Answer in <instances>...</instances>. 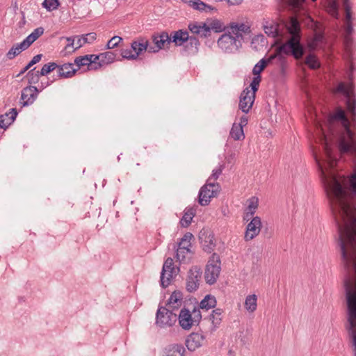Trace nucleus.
I'll return each instance as SVG.
<instances>
[{"instance_id": "44", "label": "nucleus", "mask_w": 356, "mask_h": 356, "mask_svg": "<svg viewBox=\"0 0 356 356\" xmlns=\"http://www.w3.org/2000/svg\"><path fill=\"white\" fill-rule=\"evenodd\" d=\"M208 26L209 27L210 32L211 29L214 30L216 33L221 32L225 29L224 24L218 19L213 20Z\"/></svg>"}, {"instance_id": "49", "label": "nucleus", "mask_w": 356, "mask_h": 356, "mask_svg": "<svg viewBox=\"0 0 356 356\" xmlns=\"http://www.w3.org/2000/svg\"><path fill=\"white\" fill-rule=\"evenodd\" d=\"M260 81H261V76H255L253 78V79L250 83V87H251L250 92H254V95H255V92L257 91V90H258Z\"/></svg>"}, {"instance_id": "62", "label": "nucleus", "mask_w": 356, "mask_h": 356, "mask_svg": "<svg viewBox=\"0 0 356 356\" xmlns=\"http://www.w3.org/2000/svg\"><path fill=\"white\" fill-rule=\"evenodd\" d=\"M28 70V69H26V67H25L20 72L19 74L17 75V76H20L21 74H23L24 73H25L26 71Z\"/></svg>"}, {"instance_id": "50", "label": "nucleus", "mask_w": 356, "mask_h": 356, "mask_svg": "<svg viewBox=\"0 0 356 356\" xmlns=\"http://www.w3.org/2000/svg\"><path fill=\"white\" fill-rule=\"evenodd\" d=\"M121 55L122 58L129 60H135L137 58V54H133L131 49H122L121 51Z\"/></svg>"}, {"instance_id": "8", "label": "nucleus", "mask_w": 356, "mask_h": 356, "mask_svg": "<svg viewBox=\"0 0 356 356\" xmlns=\"http://www.w3.org/2000/svg\"><path fill=\"white\" fill-rule=\"evenodd\" d=\"M179 272V268L174 266L173 259L168 257L165 261L161 274V284L163 288L167 287L173 277Z\"/></svg>"}, {"instance_id": "53", "label": "nucleus", "mask_w": 356, "mask_h": 356, "mask_svg": "<svg viewBox=\"0 0 356 356\" xmlns=\"http://www.w3.org/2000/svg\"><path fill=\"white\" fill-rule=\"evenodd\" d=\"M77 40L76 41V47L75 49H77L80 47H81L83 44H85L86 42V40L85 39V37L82 35L81 37H76Z\"/></svg>"}, {"instance_id": "1", "label": "nucleus", "mask_w": 356, "mask_h": 356, "mask_svg": "<svg viewBox=\"0 0 356 356\" xmlns=\"http://www.w3.org/2000/svg\"><path fill=\"white\" fill-rule=\"evenodd\" d=\"M286 26L290 37L277 48V54L264 59L266 65L270 63L280 54L291 55L297 60L300 59L305 54L304 46L300 42V26L298 19L291 17Z\"/></svg>"}, {"instance_id": "9", "label": "nucleus", "mask_w": 356, "mask_h": 356, "mask_svg": "<svg viewBox=\"0 0 356 356\" xmlns=\"http://www.w3.org/2000/svg\"><path fill=\"white\" fill-rule=\"evenodd\" d=\"M201 268L197 266L192 267L188 273L186 288L188 291L193 292L197 289L201 277Z\"/></svg>"}, {"instance_id": "38", "label": "nucleus", "mask_w": 356, "mask_h": 356, "mask_svg": "<svg viewBox=\"0 0 356 356\" xmlns=\"http://www.w3.org/2000/svg\"><path fill=\"white\" fill-rule=\"evenodd\" d=\"M193 252L191 249L181 248L178 247L177 249V259L179 261H185L187 259H190L192 256Z\"/></svg>"}, {"instance_id": "7", "label": "nucleus", "mask_w": 356, "mask_h": 356, "mask_svg": "<svg viewBox=\"0 0 356 356\" xmlns=\"http://www.w3.org/2000/svg\"><path fill=\"white\" fill-rule=\"evenodd\" d=\"M220 190V185L218 183L207 182L200 191L199 204L202 206L208 205L211 198L215 197Z\"/></svg>"}, {"instance_id": "45", "label": "nucleus", "mask_w": 356, "mask_h": 356, "mask_svg": "<svg viewBox=\"0 0 356 356\" xmlns=\"http://www.w3.org/2000/svg\"><path fill=\"white\" fill-rule=\"evenodd\" d=\"M58 6V0H44L42 3V6L45 8L48 11L57 9Z\"/></svg>"}, {"instance_id": "42", "label": "nucleus", "mask_w": 356, "mask_h": 356, "mask_svg": "<svg viewBox=\"0 0 356 356\" xmlns=\"http://www.w3.org/2000/svg\"><path fill=\"white\" fill-rule=\"evenodd\" d=\"M305 63L314 70L317 69L320 66L319 62L313 54H309L306 57Z\"/></svg>"}, {"instance_id": "2", "label": "nucleus", "mask_w": 356, "mask_h": 356, "mask_svg": "<svg viewBox=\"0 0 356 356\" xmlns=\"http://www.w3.org/2000/svg\"><path fill=\"white\" fill-rule=\"evenodd\" d=\"M180 326L186 330H190L193 325L199 324L202 319V314L199 308L194 306L192 311L186 308H182L179 317Z\"/></svg>"}, {"instance_id": "60", "label": "nucleus", "mask_w": 356, "mask_h": 356, "mask_svg": "<svg viewBox=\"0 0 356 356\" xmlns=\"http://www.w3.org/2000/svg\"><path fill=\"white\" fill-rule=\"evenodd\" d=\"M353 26L351 25V23H346V35H350V34L353 32Z\"/></svg>"}, {"instance_id": "20", "label": "nucleus", "mask_w": 356, "mask_h": 356, "mask_svg": "<svg viewBox=\"0 0 356 356\" xmlns=\"http://www.w3.org/2000/svg\"><path fill=\"white\" fill-rule=\"evenodd\" d=\"M347 309L348 315V321L349 323L348 330L349 335L352 339L353 346L355 347V355L356 356V315L352 316L350 309L348 307H347Z\"/></svg>"}, {"instance_id": "14", "label": "nucleus", "mask_w": 356, "mask_h": 356, "mask_svg": "<svg viewBox=\"0 0 356 356\" xmlns=\"http://www.w3.org/2000/svg\"><path fill=\"white\" fill-rule=\"evenodd\" d=\"M228 31L241 42L243 38V34L250 33V26L244 23L232 22L229 24Z\"/></svg>"}, {"instance_id": "36", "label": "nucleus", "mask_w": 356, "mask_h": 356, "mask_svg": "<svg viewBox=\"0 0 356 356\" xmlns=\"http://www.w3.org/2000/svg\"><path fill=\"white\" fill-rule=\"evenodd\" d=\"M230 136L235 140L243 139L245 136L241 125H237V123L234 122L230 131Z\"/></svg>"}, {"instance_id": "32", "label": "nucleus", "mask_w": 356, "mask_h": 356, "mask_svg": "<svg viewBox=\"0 0 356 356\" xmlns=\"http://www.w3.org/2000/svg\"><path fill=\"white\" fill-rule=\"evenodd\" d=\"M188 43L185 47V51L188 54H195L198 51V47L200 45L199 40L195 37H189L188 39Z\"/></svg>"}, {"instance_id": "34", "label": "nucleus", "mask_w": 356, "mask_h": 356, "mask_svg": "<svg viewBox=\"0 0 356 356\" xmlns=\"http://www.w3.org/2000/svg\"><path fill=\"white\" fill-rule=\"evenodd\" d=\"M203 250L207 252H211L213 250L216 243L214 236L212 234H209L204 237V239L202 241Z\"/></svg>"}, {"instance_id": "13", "label": "nucleus", "mask_w": 356, "mask_h": 356, "mask_svg": "<svg viewBox=\"0 0 356 356\" xmlns=\"http://www.w3.org/2000/svg\"><path fill=\"white\" fill-rule=\"evenodd\" d=\"M77 72L75 65L71 63L58 64L57 67V76L58 79H69L74 76Z\"/></svg>"}, {"instance_id": "29", "label": "nucleus", "mask_w": 356, "mask_h": 356, "mask_svg": "<svg viewBox=\"0 0 356 356\" xmlns=\"http://www.w3.org/2000/svg\"><path fill=\"white\" fill-rule=\"evenodd\" d=\"M28 48L29 46L24 41H22L19 44L13 45V47L7 53L6 56L8 59L11 60L16 56L19 55L22 51H24Z\"/></svg>"}, {"instance_id": "6", "label": "nucleus", "mask_w": 356, "mask_h": 356, "mask_svg": "<svg viewBox=\"0 0 356 356\" xmlns=\"http://www.w3.org/2000/svg\"><path fill=\"white\" fill-rule=\"evenodd\" d=\"M334 92L342 93L344 95L348 111H356V96L353 91L352 83L347 84L343 82L339 83Z\"/></svg>"}, {"instance_id": "59", "label": "nucleus", "mask_w": 356, "mask_h": 356, "mask_svg": "<svg viewBox=\"0 0 356 356\" xmlns=\"http://www.w3.org/2000/svg\"><path fill=\"white\" fill-rule=\"evenodd\" d=\"M248 118L245 115H243L240 119V122L237 123V125H241V127L243 128L248 124Z\"/></svg>"}, {"instance_id": "22", "label": "nucleus", "mask_w": 356, "mask_h": 356, "mask_svg": "<svg viewBox=\"0 0 356 356\" xmlns=\"http://www.w3.org/2000/svg\"><path fill=\"white\" fill-rule=\"evenodd\" d=\"M263 29L268 36L276 38L279 35L278 24L264 19L262 22Z\"/></svg>"}, {"instance_id": "39", "label": "nucleus", "mask_w": 356, "mask_h": 356, "mask_svg": "<svg viewBox=\"0 0 356 356\" xmlns=\"http://www.w3.org/2000/svg\"><path fill=\"white\" fill-rule=\"evenodd\" d=\"M57 63L50 62L47 64L44 65L41 70L39 71V72L41 76H45L54 70L57 71Z\"/></svg>"}, {"instance_id": "35", "label": "nucleus", "mask_w": 356, "mask_h": 356, "mask_svg": "<svg viewBox=\"0 0 356 356\" xmlns=\"http://www.w3.org/2000/svg\"><path fill=\"white\" fill-rule=\"evenodd\" d=\"M44 33V29L39 27L35 29L29 36H27L23 41L29 46H31L40 35Z\"/></svg>"}, {"instance_id": "40", "label": "nucleus", "mask_w": 356, "mask_h": 356, "mask_svg": "<svg viewBox=\"0 0 356 356\" xmlns=\"http://www.w3.org/2000/svg\"><path fill=\"white\" fill-rule=\"evenodd\" d=\"M193 238V236L191 233H186L181 238V241L179 243L178 247L181 248L190 249V247L191 246V241Z\"/></svg>"}, {"instance_id": "27", "label": "nucleus", "mask_w": 356, "mask_h": 356, "mask_svg": "<svg viewBox=\"0 0 356 356\" xmlns=\"http://www.w3.org/2000/svg\"><path fill=\"white\" fill-rule=\"evenodd\" d=\"M196 209L194 207H188L184 210V213L182 218L180 220V225L182 227H188L193 218L195 216Z\"/></svg>"}, {"instance_id": "64", "label": "nucleus", "mask_w": 356, "mask_h": 356, "mask_svg": "<svg viewBox=\"0 0 356 356\" xmlns=\"http://www.w3.org/2000/svg\"><path fill=\"white\" fill-rule=\"evenodd\" d=\"M334 111H339V112H341V111H345L343 108H338L337 110H335Z\"/></svg>"}, {"instance_id": "51", "label": "nucleus", "mask_w": 356, "mask_h": 356, "mask_svg": "<svg viewBox=\"0 0 356 356\" xmlns=\"http://www.w3.org/2000/svg\"><path fill=\"white\" fill-rule=\"evenodd\" d=\"M224 165H220L218 169L213 170V173L211 177L208 179L207 181L210 182L211 179L216 180L219 176L222 174Z\"/></svg>"}, {"instance_id": "43", "label": "nucleus", "mask_w": 356, "mask_h": 356, "mask_svg": "<svg viewBox=\"0 0 356 356\" xmlns=\"http://www.w3.org/2000/svg\"><path fill=\"white\" fill-rule=\"evenodd\" d=\"M248 207L245 209V211L255 213L259 205L258 198L256 197H252L248 200Z\"/></svg>"}, {"instance_id": "23", "label": "nucleus", "mask_w": 356, "mask_h": 356, "mask_svg": "<svg viewBox=\"0 0 356 356\" xmlns=\"http://www.w3.org/2000/svg\"><path fill=\"white\" fill-rule=\"evenodd\" d=\"M115 55L111 51H106L99 55H95V60L97 63V69L101 66L112 63Z\"/></svg>"}, {"instance_id": "3", "label": "nucleus", "mask_w": 356, "mask_h": 356, "mask_svg": "<svg viewBox=\"0 0 356 356\" xmlns=\"http://www.w3.org/2000/svg\"><path fill=\"white\" fill-rule=\"evenodd\" d=\"M220 257L216 253H213L206 266L204 272L206 282L210 285L213 284L220 275Z\"/></svg>"}, {"instance_id": "56", "label": "nucleus", "mask_w": 356, "mask_h": 356, "mask_svg": "<svg viewBox=\"0 0 356 356\" xmlns=\"http://www.w3.org/2000/svg\"><path fill=\"white\" fill-rule=\"evenodd\" d=\"M353 71H354V66L352 63H350L349 65L348 70H347V72H346L347 78L349 80H352L353 78Z\"/></svg>"}, {"instance_id": "63", "label": "nucleus", "mask_w": 356, "mask_h": 356, "mask_svg": "<svg viewBox=\"0 0 356 356\" xmlns=\"http://www.w3.org/2000/svg\"><path fill=\"white\" fill-rule=\"evenodd\" d=\"M3 128L0 127V138H1V136H2L3 134V131L1 130Z\"/></svg>"}, {"instance_id": "10", "label": "nucleus", "mask_w": 356, "mask_h": 356, "mask_svg": "<svg viewBox=\"0 0 356 356\" xmlns=\"http://www.w3.org/2000/svg\"><path fill=\"white\" fill-rule=\"evenodd\" d=\"M152 41L154 46L150 44L149 52L156 53L170 44L171 37L168 33L162 32L160 34L153 35Z\"/></svg>"}, {"instance_id": "26", "label": "nucleus", "mask_w": 356, "mask_h": 356, "mask_svg": "<svg viewBox=\"0 0 356 356\" xmlns=\"http://www.w3.org/2000/svg\"><path fill=\"white\" fill-rule=\"evenodd\" d=\"M184 347L181 344H170L164 349L165 356H183Z\"/></svg>"}, {"instance_id": "15", "label": "nucleus", "mask_w": 356, "mask_h": 356, "mask_svg": "<svg viewBox=\"0 0 356 356\" xmlns=\"http://www.w3.org/2000/svg\"><path fill=\"white\" fill-rule=\"evenodd\" d=\"M190 31L200 38H207L210 35L209 27L204 22H191L188 24Z\"/></svg>"}, {"instance_id": "28", "label": "nucleus", "mask_w": 356, "mask_h": 356, "mask_svg": "<svg viewBox=\"0 0 356 356\" xmlns=\"http://www.w3.org/2000/svg\"><path fill=\"white\" fill-rule=\"evenodd\" d=\"M18 113H5L0 115V127L6 129L15 120Z\"/></svg>"}, {"instance_id": "12", "label": "nucleus", "mask_w": 356, "mask_h": 356, "mask_svg": "<svg viewBox=\"0 0 356 356\" xmlns=\"http://www.w3.org/2000/svg\"><path fill=\"white\" fill-rule=\"evenodd\" d=\"M254 97L255 95H254V92H250V90L248 88H246L241 92L238 105L241 111H249L252 106Z\"/></svg>"}, {"instance_id": "52", "label": "nucleus", "mask_w": 356, "mask_h": 356, "mask_svg": "<svg viewBox=\"0 0 356 356\" xmlns=\"http://www.w3.org/2000/svg\"><path fill=\"white\" fill-rule=\"evenodd\" d=\"M294 8H299L305 0H286Z\"/></svg>"}, {"instance_id": "54", "label": "nucleus", "mask_w": 356, "mask_h": 356, "mask_svg": "<svg viewBox=\"0 0 356 356\" xmlns=\"http://www.w3.org/2000/svg\"><path fill=\"white\" fill-rule=\"evenodd\" d=\"M87 43H91L96 39V33H90L86 35H83Z\"/></svg>"}, {"instance_id": "47", "label": "nucleus", "mask_w": 356, "mask_h": 356, "mask_svg": "<svg viewBox=\"0 0 356 356\" xmlns=\"http://www.w3.org/2000/svg\"><path fill=\"white\" fill-rule=\"evenodd\" d=\"M343 7L346 13V23H350L351 21V8L349 3V0L343 1Z\"/></svg>"}, {"instance_id": "19", "label": "nucleus", "mask_w": 356, "mask_h": 356, "mask_svg": "<svg viewBox=\"0 0 356 356\" xmlns=\"http://www.w3.org/2000/svg\"><path fill=\"white\" fill-rule=\"evenodd\" d=\"M131 49L134 51V54H137V58L140 54L145 51L149 52L150 44L147 39L139 38L131 43Z\"/></svg>"}, {"instance_id": "4", "label": "nucleus", "mask_w": 356, "mask_h": 356, "mask_svg": "<svg viewBox=\"0 0 356 356\" xmlns=\"http://www.w3.org/2000/svg\"><path fill=\"white\" fill-rule=\"evenodd\" d=\"M173 310L165 307H160L156 314V325L163 328L172 326L177 320V316Z\"/></svg>"}, {"instance_id": "5", "label": "nucleus", "mask_w": 356, "mask_h": 356, "mask_svg": "<svg viewBox=\"0 0 356 356\" xmlns=\"http://www.w3.org/2000/svg\"><path fill=\"white\" fill-rule=\"evenodd\" d=\"M218 45L225 52L232 53L238 49L241 42L227 31V33L222 35L218 40Z\"/></svg>"}, {"instance_id": "18", "label": "nucleus", "mask_w": 356, "mask_h": 356, "mask_svg": "<svg viewBox=\"0 0 356 356\" xmlns=\"http://www.w3.org/2000/svg\"><path fill=\"white\" fill-rule=\"evenodd\" d=\"M204 339L205 338L203 334L193 332L187 337L186 346L189 350L193 351L202 346Z\"/></svg>"}, {"instance_id": "24", "label": "nucleus", "mask_w": 356, "mask_h": 356, "mask_svg": "<svg viewBox=\"0 0 356 356\" xmlns=\"http://www.w3.org/2000/svg\"><path fill=\"white\" fill-rule=\"evenodd\" d=\"M185 3H187L190 7L193 8L195 10H199L200 12L208 13L213 10L211 6L208 5L204 3L202 0H183Z\"/></svg>"}, {"instance_id": "30", "label": "nucleus", "mask_w": 356, "mask_h": 356, "mask_svg": "<svg viewBox=\"0 0 356 356\" xmlns=\"http://www.w3.org/2000/svg\"><path fill=\"white\" fill-rule=\"evenodd\" d=\"M216 305V300L213 296L207 295L200 302L198 306L196 307L200 309H205L208 310L211 308H214Z\"/></svg>"}, {"instance_id": "58", "label": "nucleus", "mask_w": 356, "mask_h": 356, "mask_svg": "<svg viewBox=\"0 0 356 356\" xmlns=\"http://www.w3.org/2000/svg\"><path fill=\"white\" fill-rule=\"evenodd\" d=\"M75 38L76 37H69V38H67V41L68 42L67 46H66V49H68L70 47H73L74 44H76L75 42Z\"/></svg>"}, {"instance_id": "17", "label": "nucleus", "mask_w": 356, "mask_h": 356, "mask_svg": "<svg viewBox=\"0 0 356 356\" xmlns=\"http://www.w3.org/2000/svg\"><path fill=\"white\" fill-rule=\"evenodd\" d=\"M38 90L35 86H29L24 88L22 91L21 95V104L23 106H28L33 104L35 101Z\"/></svg>"}, {"instance_id": "57", "label": "nucleus", "mask_w": 356, "mask_h": 356, "mask_svg": "<svg viewBox=\"0 0 356 356\" xmlns=\"http://www.w3.org/2000/svg\"><path fill=\"white\" fill-rule=\"evenodd\" d=\"M352 38H350V35H345V38H344V44L346 45V47L348 49V48H350L351 44H352Z\"/></svg>"}, {"instance_id": "61", "label": "nucleus", "mask_w": 356, "mask_h": 356, "mask_svg": "<svg viewBox=\"0 0 356 356\" xmlns=\"http://www.w3.org/2000/svg\"><path fill=\"white\" fill-rule=\"evenodd\" d=\"M42 58V54H38L35 56L31 60H33L35 63H38Z\"/></svg>"}, {"instance_id": "46", "label": "nucleus", "mask_w": 356, "mask_h": 356, "mask_svg": "<svg viewBox=\"0 0 356 356\" xmlns=\"http://www.w3.org/2000/svg\"><path fill=\"white\" fill-rule=\"evenodd\" d=\"M266 67V63L264 61V58L261 59L258 63H257L253 70L252 73L254 76H260V73Z\"/></svg>"}, {"instance_id": "33", "label": "nucleus", "mask_w": 356, "mask_h": 356, "mask_svg": "<svg viewBox=\"0 0 356 356\" xmlns=\"http://www.w3.org/2000/svg\"><path fill=\"white\" fill-rule=\"evenodd\" d=\"M222 309L217 308L213 310L212 314L209 316V320L213 325L212 330H215L221 323Z\"/></svg>"}, {"instance_id": "21", "label": "nucleus", "mask_w": 356, "mask_h": 356, "mask_svg": "<svg viewBox=\"0 0 356 356\" xmlns=\"http://www.w3.org/2000/svg\"><path fill=\"white\" fill-rule=\"evenodd\" d=\"M183 300V295L180 291H174L169 300H168L167 306L171 310H175L179 309L182 304Z\"/></svg>"}, {"instance_id": "37", "label": "nucleus", "mask_w": 356, "mask_h": 356, "mask_svg": "<svg viewBox=\"0 0 356 356\" xmlns=\"http://www.w3.org/2000/svg\"><path fill=\"white\" fill-rule=\"evenodd\" d=\"M257 298L254 294L249 295L246 297L245 300V307L249 312H254L257 309Z\"/></svg>"}, {"instance_id": "55", "label": "nucleus", "mask_w": 356, "mask_h": 356, "mask_svg": "<svg viewBox=\"0 0 356 356\" xmlns=\"http://www.w3.org/2000/svg\"><path fill=\"white\" fill-rule=\"evenodd\" d=\"M254 213L250 212L245 210L244 216H243V220L245 221H249L250 220H252L254 217Z\"/></svg>"}, {"instance_id": "48", "label": "nucleus", "mask_w": 356, "mask_h": 356, "mask_svg": "<svg viewBox=\"0 0 356 356\" xmlns=\"http://www.w3.org/2000/svg\"><path fill=\"white\" fill-rule=\"evenodd\" d=\"M122 40L120 36H113L107 43V49H113L116 47L118 44Z\"/></svg>"}, {"instance_id": "31", "label": "nucleus", "mask_w": 356, "mask_h": 356, "mask_svg": "<svg viewBox=\"0 0 356 356\" xmlns=\"http://www.w3.org/2000/svg\"><path fill=\"white\" fill-rule=\"evenodd\" d=\"M326 11L334 18L339 17V4L337 0H326Z\"/></svg>"}, {"instance_id": "16", "label": "nucleus", "mask_w": 356, "mask_h": 356, "mask_svg": "<svg viewBox=\"0 0 356 356\" xmlns=\"http://www.w3.org/2000/svg\"><path fill=\"white\" fill-rule=\"evenodd\" d=\"M77 71L80 70L81 67L88 66L90 69H97V63L95 60V55H85L82 56H78L74 59V63Z\"/></svg>"}, {"instance_id": "25", "label": "nucleus", "mask_w": 356, "mask_h": 356, "mask_svg": "<svg viewBox=\"0 0 356 356\" xmlns=\"http://www.w3.org/2000/svg\"><path fill=\"white\" fill-rule=\"evenodd\" d=\"M171 42H175L176 45L181 46L184 42H188V39H189V35L188 31L179 30L177 31L173 32L171 35Z\"/></svg>"}, {"instance_id": "41", "label": "nucleus", "mask_w": 356, "mask_h": 356, "mask_svg": "<svg viewBox=\"0 0 356 356\" xmlns=\"http://www.w3.org/2000/svg\"><path fill=\"white\" fill-rule=\"evenodd\" d=\"M40 74L39 72V70H35V68H33V70H30L27 75V79L30 84L35 83L38 82L39 77L40 76Z\"/></svg>"}, {"instance_id": "11", "label": "nucleus", "mask_w": 356, "mask_h": 356, "mask_svg": "<svg viewBox=\"0 0 356 356\" xmlns=\"http://www.w3.org/2000/svg\"><path fill=\"white\" fill-rule=\"evenodd\" d=\"M261 227V218L258 216L254 217L246 227L245 241H248L256 237L259 234Z\"/></svg>"}]
</instances>
